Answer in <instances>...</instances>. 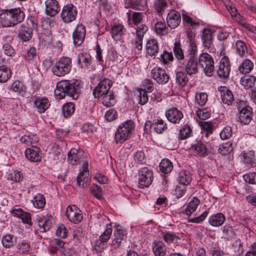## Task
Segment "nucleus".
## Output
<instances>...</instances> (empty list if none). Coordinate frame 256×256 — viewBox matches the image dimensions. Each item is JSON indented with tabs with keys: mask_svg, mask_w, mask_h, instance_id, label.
<instances>
[{
	"mask_svg": "<svg viewBox=\"0 0 256 256\" xmlns=\"http://www.w3.org/2000/svg\"><path fill=\"white\" fill-rule=\"evenodd\" d=\"M80 84V82L76 79L60 80L57 83L54 94L59 99L67 96L76 100L79 96Z\"/></svg>",
	"mask_w": 256,
	"mask_h": 256,
	"instance_id": "f257e3e1",
	"label": "nucleus"
},
{
	"mask_svg": "<svg viewBox=\"0 0 256 256\" xmlns=\"http://www.w3.org/2000/svg\"><path fill=\"white\" fill-rule=\"evenodd\" d=\"M24 17V12L20 8L3 10L0 14V22L3 27L14 26L22 22Z\"/></svg>",
	"mask_w": 256,
	"mask_h": 256,
	"instance_id": "f03ea898",
	"label": "nucleus"
},
{
	"mask_svg": "<svg viewBox=\"0 0 256 256\" xmlns=\"http://www.w3.org/2000/svg\"><path fill=\"white\" fill-rule=\"evenodd\" d=\"M72 66V60L68 56H62L52 68L53 74L58 76H63L70 72Z\"/></svg>",
	"mask_w": 256,
	"mask_h": 256,
	"instance_id": "7ed1b4c3",
	"label": "nucleus"
},
{
	"mask_svg": "<svg viewBox=\"0 0 256 256\" xmlns=\"http://www.w3.org/2000/svg\"><path fill=\"white\" fill-rule=\"evenodd\" d=\"M134 128V124L132 120H128L120 124L115 133L116 142L122 143L127 140Z\"/></svg>",
	"mask_w": 256,
	"mask_h": 256,
	"instance_id": "20e7f679",
	"label": "nucleus"
},
{
	"mask_svg": "<svg viewBox=\"0 0 256 256\" xmlns=\"http://www.w3.org/2000/svg\"><path fill=\"white\" fill-rule=\"evenodd\" d=\"M36 26L37 24L34 18H28L25 22L19 26L18 34L19 39L22 42L29 41L32 36V29Z\"/></svg>",
	"mask_w": 256,
	"mask_h": 256,
	"instance_id": "39448f33",
	"label": "nucleus"
},
{
	"mask_svg": "<svg viewBox=\"0 0 256 256\" xmlns=\"http://www.w3.org/2000/svg\"><path fill=\"white\" fill-rule=\"evenodd\" d=\"M198 62L203 68L204 73L207 76H212L214 70V62L212 56L208 53H202L198 56Z\"/></svg>",
	"mask_w": 256,
	"mask_h": 256,
	"instance_id": "423d86ee",
	"label": "nucleus"
},
{
	"mask_svg": "<svg viewBox=\"0 0 256 256\" xmlns=\"http://www.w3.org/2000/svg\"><path fill=\"white\" fill-rule=\"evenodd\" d=\"M77 15V8L74 4H68L63 6L60 17L64 23L69 24L76 20Z\"/></svg>",
	"mask_w": 256,
	"mask_h": 256,
	"instance_id": "0eeeda50",
	"label": "nucleus"
},
{
	"mask_svg": "<svg viewBox=\"0 0 256 256\" xmlns=\"http://www.w3.org/2000/svg\"><path fill=\"white\" fill-rule=\"evenodd\" d=\"M238 108L239 110L238 121L243 124H248L252 118V108L250 106H245L244 101H240Z\"/></svg>",
	"mask_w": 256,
	"mask_h": 256,
	"instance_id": "6e6552de",
	"label": "nucleus"
},
{
	"mask_svg": "<svg viewBox=\"0 0 256 256\" xmlns=\"http://www.w3.org/2000/svg\"><path fill=\"white\" fill-rule=\"evenodd\" d=\"M182 67L189 76L195 74L198 72V61L195 56L186 55V59L182 64Z\"/></svg>",
	"mask_w": 256,
	"mask_h": 256,
	"instance_id": "1a4fd4ad",
	"label": "nucleus"
},
{
	"mask_svg": "<svg viewBox=\"0 0 256 256\" xmlns=\"http://www.w3.org/2000/svg\"><path fill=\"white\" fill-rule=\"evenodd\" d=\"M68 161L72 165L82 164V168L84 163H88L84 156V152L76 148H72L68 154Z\"/></svg>",
	"mask_w": 256,
	"mask_h": 256,
	"instance_id": "9d476101",
	"label": "nucleus"
},
{
	"mask_svg": "<svg viewBox=\"0 0 256 256\" xmlns=\"http://www.w3.org/2000/svg\"><path fill=\"white\" fill-rule=\"evenodd\" d=\"M112 82L108 78H104L101 80L93 90V94L96 98H100L104 94L111 92L110 90L112 86Z\"/></svg>",
	"mask_w": 256,
	"mask_h": 256,
	"instance_id": "9b49d317",
	"label": "nucleus"
},
{
	"mask_svg": "<svg viewBox=\"0 0 256 256\" xmlns=\"http://www.w3.org/2000/svg\"><path fill=\"white\" fill-rule=\"evenodd\" d=\"M138 184L142 188L148 186L153 180V172L146 167L140 169L138 171Z\"/></svg>",
	"mask_w": 256,
	"mask_h": 256,
	"instance_id": "f8f14e48",
	"label": "nucleus"
},
{
	"mask_svg": "<svg viewBox=\"0 0 256 256\" xmlns=\"http://www.w3.org/2000/svg\"><path fill=\"white\" fill-rule=\"evenodd\" d=\"M66 215L68 220L74 224L80 222L83 218L82 211L76 206H69L66 209Z\"/></svg>",
	"mask_w": 256,
	"mask_h": 256,
	"instance_id": "ddd939ff",
	"label": "nucleus"
},
{
	"mask_svg": "<svg viewBox=\"0 0 256 256\" xmlns=\"http://www.w3.org/2000/svg\"><path fill=\"white\" fill-rule=\"evenodd\" d=\"M154 79L160 84H166L170 79L169 76L164 69L160 67H155L151 71Z\"/></svg>",
	"mask_w": 256,
	"mask_h": 256,
	"instance_id": "4468645a",
	"label": "nucleus"
},
{
	"mask_svg": "<svg viewBox=\"0 0 256 256\" xmlns=\"http://www.w3.org/2000/svg\"><path fill=\"white\" fill-rule=\"evenodd\" d=\"M86 30L85 27L82 24H78L74 29L72 33L74 44L75 46H80L83 42Z\"/></svg>",
	"mask_w": 256,
	"mask_h": 256,
	"instance_id": "2eb2a0df",
	"label": "nucleus"
},
{
	"mask_svg": "<svg viewBox=\"0 0 256 256\" xmlns=\"http://www.w3.org/2000/svg\"><path fill=\"white\" fill-rule=\"evenodd\" d=\"M230 66L228 57L224 56L220 60L217 74L220 78H226L230 74Z\"/></svg>",
	"mask_w": 256,
	"mask_h": 256,
	"instance_id": "dca6fc26",
	"label": "nucleus"
},
{
	"mask_svg": "<svg viewBox=\"0 0 256 256\" xmlns=\"http://www.w3.org/2000/svg\"><path fill=\"white\" fill-rule=\"evenodd\" d=\"M181 22V16L179 12L175 10H171L168 14L166 23L172 29L177 28Z\"/></svg>",
	"mask_w": 256,
	"mask_h": 256,
	"instance_id": "f3484780",
	"label": "nucleus"
},
{
	"mask_svg": "<svg viewBox=\"0 0 256 256\" xmlns=\"http://www.w3.org/2000/svg\"><path fill=\"white\" fill-rule=\"evenodd\" d=\"M40 150L36 146L28 147L25 150L26 158L32 162H38L41 160Z\"/></svg>",
	"mask_w": 256,
	"mask_h": 256,
	"instance_id": "a211bd4d",
	"label": "nucleus"
},
{
	"mask_svg": "<svg viewBox=\"0 0 256 256\" xmlns=\"http://www.w3.org/2000/svg\"><path fill=\"white\" fill-rule=\"evenodd\" d=\"M82 168V170L80 172L77 176L76 181L80 186L85 188L88 186L89 181L88 163H84Z\"/></svg>",
	"mask_w": 256,
	"mask_h": 256,
	"instance_id": "6ab92c4d",
	"label": "nucleus"
},
{
	"mask_svg": "<svg viewBox=\"0 0 256 256\" xmlns=\"http://www.w3.org/2000/svg\"><path fill=\"white\" fill-rule=\"evenodd\" d=\"M218 90L220 93L221 100L222 102L228 106L232 105L234 100L232 92L226 86H220Z\"/></svg>",
	"mask_w": 256,
	"mask_h": 256,
	"instance_id": "aec40b11",
	"label": "nucleus"
},
{
	"mask_svg": "<svg viewBox=\"0 0 256 256\" xmlns=\"http://www.w3.org/2000/svg\"><path fill=\"white\" fill-rule=\"evenodd\" d=\"M166 116L170 122L178 124L184 116L181 111L176 108H173L166 111Z\"/></svg>",
	"mask_w": 256,
	"mask_h": 256,
	"instance_id": "412c9836",
	"label": "nucleus"
},
{
	"mask_svg": "<svg viewBox=\"0 0 256 256\" xmlns=\"http://www.w3.org/2000/svg\"><path fill=\"white\" fill-rule=\"evenodd\" d=\"M45 4L46 12L47 15L54 16L60 12L59 4L56 0H46Z\"/></svg>",
	"mask_w": 256,
	"mask_h": 256,
	"instance_id": "4be33fe9",
	"label": "nucleus"
},
{
	"mask_svg": "<svg viewBox=\"0 0 256 256\" xmlns=\"http://www.w3.org/2000/svg\"><path fill=\"white\" fill-rule=\"evenodd\" d=\"M152 250L155 256H165L167 252V247L162 240H156L152 244Z\"/></svg>",
	"mask_w": 256,
	"mask_h": 256,
	"instance_id": "5701e85b",
	"label": "nucleus"
},
{
	"mask_svg": "<svg viewBox=\"0 0 256 256\" xmlns=\"http://www.w3.org/2000/svg\"><path fill=\"white\" fill-rule=\"evenodd\" d=\"M192 150L200 157L207 156L210 153V150L206 146V144L200 140L192 146Z\"/></svg>",
	"mask_w": 256,
	"mask_h": 256,
	"instance_id": "b1692460",
	"label": "nucleus"
},
{
	"mask_svg": "<svg viewBox=\"0 0 256 256\" xmlns=\"http://www.w3.org/2000/svg\"><path fill=\"white\" fill-rule=\"evenodd\" d=\"M114 238L112 242V244L118 247L121 246L122 241H126L127 238V234L125 230L118 226L114 232Z\"/></svg>",
	"mask_w": 256,
	"mask_h": 256,
	"instance_id": "393cba45",
	"label": "nucleus"
},
{
	"mask_svg": "<svg viewBox=\"0 0 256 256\" xmlns=\"http://www.w3.org/2000/svg\"><path fill=\"white\" fill-rule=\"evenodd\" d=\"M38 226L41 232L48 231L53 224V218L52 216H40L38 218Z\"/></svg>",
	"mask_w": 256,
	"mask_h": 256,
	"instance_id": "a878e982",
	"label": "nucleus"
},
{
	"mask_svg": "<svg viewBox=\"0 0 256 256\" xmlns=\"http://www.w3.org/2000/svg\"><path fill=\"white\" fill-rule=\"evenodd\" d=\"M34 105L40 113L44 112L50 106V104L47 98H38L34 101Z\"/></svg>",
	"mask_w": 256,
	"mask_h": 256,
	"instance_id": "bb28decb",
	"label": "nucleus"
},
{
	"mask_svg": "<svg viewBox=\"0 0 256 256\" xmlns=\"http://www.w3.org/2000/svg\"><path fill=\"white\" fill-rule=\"evenodd\" d=\"M146 54L150 56H154L159 50L158 42L154 38L148 40L146 44Z\"/></svg>",
	"mask_w": 256,
	"mask_h": 256,
	"instance_id": "cd10ccee",
	"label": "nucleus"
},
{
	"mask_svg": "<svg viewBox=\"0 0 256 256\" xmlns=\"http://www.w3.org/2000/svg\"><path fill=\"white\" fill-rule=\"evenodd\" d=\"M12 214L14 216H16L22 219L23 222L31 225L30 214L22 210L21 208L14 209L12 211Z\"/></svg>",
	"mask_w": 256,
	"mask_h": 256,
	"instance_id": "c85d7f7f",
	"label": "nucleus"
},
{
	"mask_svg": "<svg viewBox=\"0 0 256 256\" xmlns=\"http://www.w3.org/2000/svg\"><path fill=\"white\" fill-rule=\"evenodd\" d=\"M224 215L220 212L213 214L208 218V223L213 226H220L224 222Z\"/></svg>",
	"mask_w": 256,
	"mask_h": 256,
	"instance_id": "c756f323",
	"label": "nucleus"
},
{
	"mask_svg": "<svg viewBox=\"0 0 256 256\" xmlns=\"http://www.w3.org/2000/svg\"><path fill=\"white\" fill-rule=\"evenodd\" d=\"M203 46L206 48H209L212 43V32L208 28H204L202 35Z\"/></svg>",
	"mask_w": 256,
	"mask_h": 256,
	"instance_id": "7c9ffc66",
	"label": "nucleus"
},
{
	"mask_svg": "<svg viewBox=\"0 0 256 256\" xmlns=\"http://www.w3.org/2000/svg\"><path fill=\"white\" fill-rule=\"evenodd\" d=\"M20 141L24 146L32 147L34 146L37 145L38 142V138L36 135H24L20 138Z\"/></svg>",
	"mask_w": 256,
	"mask_h": 256,
	"instance_id": "2f4dec72",
	"label": "nucleus"
},
{
	"mask_svg": "<svg viewBox=\"0 0 256 256\" xmlns=\"http://www.w3.org/2000/svg\"><path fill=\"white\" fill-rule=\"evenodd\" d=\"M150 128L158 134H162L167 128L166 124L162 120H154L150 122Z\"/></svg>",
	"mask_w": 256,
	"mask_h": 256,
	"instance_id": "473e14b6",
	"label": "nucleus"
},
{
	"mask_svg": "<svg viewBox=\"0 0 256 256\" xmlns=\"http://www.w3.org/2000/svg\"><path fill=\"white\" fill-rule=\"evenodd\" d=\"M124 28L121 24H116L112 26L111 34L112 38L116 40H120L124 32Z\"/></svg>",
	"mask_w": 256,
	"mask_h": 256,
	"instance_id": "72a5a7b5",
	"label": "nucleus"
},
{
	"mask_svg": "<svg viewBox=\"0 0 256 256\" xmlns=\"http://www.w3.org/2000/svg\"><path fill=\"white\" fill-rule=\"evenodd\" d=\"M102 104L105 106L111 107L114 106L116 102V99L112 91L108 94L101 96Z\"/></svg>",
	"mask_w": 256,
	"mask_h": 256,
	"instance_id": "f704fd0d",
	"label": "nucleus"
},
{
	"mask_svg": "<svg viewBox=\"0 0 256 256\" xmlns=\"http://www.w3.org/2000/svg\"><path fill=\"white\" fill-rule=\"evenodd\" d=\"M256 82V77L252 75L244 76L240 80V84L246 90L252 88Z\"/></svg>",
	"mask_w": 256,
	"mask_h": 256,
	"instance_id": "c9c22d12",
	"label": "nucleus"
},
{
	"mask_svg": "<svg viewBox=\"0 0 256 256\" xmlns=\"http://www.w3.org/2000/svg\"><path fill=\"white\" fill-rule=\"evenodd\" d=\"M178 180L179 183L184 186H188L192 180L190 173L186 170H182L178 174Z\"/></svg>",
	"mask_w": 256,
	"mask_h": 256,
	"instance_id": "e433bc0d",
	"label": "nucleus"
},
{
	"mask_svg": "<svg viewBox=\"0 0 256 256\" xmlns=\"http://www.w3.org/2000/svg\"><path fill=\"white\" fill-rule=\"evenodd\" d=\"M64 242L58 238H53L50 241L49 251L52 254H56L58 250L62 248Z\"/></svg>",
	"mask_w": 256,
	"mask_h": 256,
	"instance_id": "4c0bfd02",
	"label": "nucleus"
},
{
	"mask_svg": "<svg viewBox=\"0 0 256 256\" xmlns=\"http://www.w3.org/2000/svg\"><path fill=\"white\" fill-rule=\"evenodd\" d=\"M200 204V200L196 197H194L188 203L187 206L185 209V214L190 216L194 212H195Z\"/></svg>",
	"mask_w": 256,
	"mask_h": 256,
	"instance_id": "58836bf2",
	"label": "nucleus"
},
{
	"mask_svg": "<svg viewBox=\"0 0 256 256\" xmlns=\"http://www.w3.org/2000/svg\"><path fill=\"white\" fill-rule=\"evenodd\" d=\"M253 62L249 59H245L240 66L238 70L242 74H246L250 72L254 68Z\"/></svg>",
	"mask_w": 256,
	"mask_h": 256,
	"instance_id": "ea45409f",
	"label": "nucleus"
},
{
	"mask_svg": "<svg viewBox=\"0 0 256 256\" xmlns=\"http://www.w3.org/2000/svg\"><path fill=\"white\" fill-rule=\"evenodd\" d=\"M160 168L162 173L168 174L172 170L173 164L168 159L164 158L160 164Z\"/></svg>",
	"mask_w": 256,
	"mask_h": 256,
	"instance_id": "a19ab883",
	"label": "nucleus"
},
{
	"mask_svg": "<svg viewBox=\"0 0 256 256\" xmlns=\"http://www.w3.org/2000/svg\"><path fill=\"white\" fill-rule=\"evenodd\" d=\"M231 250L233 255L236 256H239L243 252V246L240 238L236 240L232 243Z\"/></svg>",
	"mask_w": 256,
	"mask_h": 256,
	"instance_id": "79ce46f5",
	"label": "nucleus"
},
{
	"mask_svg": "<svg viewBox=\"0 0 256 256\" xmlns=\"http://www.w3.org/2000/svg\"><path fill=\"white\" fill-rule=\"evenodd\" d=\"M12 76L10 70L6 66H0V82H6Z\"/></svg>",
	"mask_w": 256,
	"mask_h": 256,
	"instance_id": "37998d69",
	"label": "nucleus"
},
{
	"mask_svg": "<svg viewBox=\"0 0 256 256\" xmlns=\"http://www.w3.org/2000/svg\"><path fill=\"white\" fill-rule=\"evenodd\" d=\"M2 245L6 248H10L16 244V238L10 234L4 236L2 240Z\"/></svg>",
	"mask_w": 256,
	"mask_h": 256,
	"instance_id": "c03bdc74",
	"label": "nucleus"
},
{
	"mask_svg": "<svg viewBox=\"0 0 256 256\" xmlns=\"http://www.w3.org/2000/svg\"><path fill=\"white\" fill-rule=\"evenodd\" d=\"M176 82L180 87L184 86L188 81L186 74L183 72L179 71L176 73Z\"/></svg>",
	"mask_w": 256,
	"mask_h": 256,
	"instance_id": "a18cd8bd",
	"label": "nucleus"
},
{
	"mask_svg": "<svg viewBox=\"0 0 256 256\" xmlns=\"http://www.w3.org/2000/svg\"><path fill=\"white\" fill-rule=\"evenodd\" d=\"M112 232V230L111 224H107L105 230L100 236V244H102V243L106 242L108 241L111 236Z\"/></svg>",
	"mask_w": 256,
	"mask_h": 256,
	"instance_id": "49530a36",
	"label": "nucleus"
},
{
	"mask_svg": "<svg viewBox=\"0 0 256 256\" xmlns=\"http://www.w3.org/2000/svg\"><path fill=\"white\" fill-rule=\"evenodd\" d=\"M34 206L38 208H42L46 204V200L43 195L38 194L36 195L32 200Z\"/></svg>",
	"mask_w": 256,
	"mask_h": 256,
	"instance_id": "de8ad7c7",
	"label": "nucleus"
},
{
	"mask_svg": "<svg viewBox=\"0 0 256 256\" xmlns=\"http://www.w3.org/2000/svg\"><path fill=\"white\" fill-rule=\"evenodd\" d=\"M153 7L158 13L162 14L168 7L167 2L165 0H156Z\"/></svg>",
	"mask_w": 256,
	"mask_h": 256,
	"instance_id": "09e8293b",
	"label": "nucleus"
},
{
	"mask_svg": "<svg viewBox=\"0 0 256 256\" xmlns=\"http://www.w3.org/2000/svg\"><path fill=\"white\" fill-rule=\"evenodd\" d=\"M173 51L176 58L178 60H184V56L180 44L179 42H175L173 48Z\"/></svg>",
	"mask_w": 256,
	"mask_h": 256,
	"instance_id": "8fccbe9b",
	"label": "nucleus"
},
{
	"mask_svg": "<svg viewBox=\"0 0 256 256\" xmlns=\"http://www.w3.org/2000/svg\"><path fill=\"white\" fill-rule=\"evenodd\" d=\"M74 112V105L72 102L64 104L62 108L63 116L65 118L70 116Z\"/></svg>",
	"mask_w": 256,
	"mask_h": 256,
	"instance_id": "3c124183",
	"label": "nucleus"
},
{
	"mask_svg": "<svg viewBox=\"0 0 256 256\" xmlns=\"http://www.w3.org/2000/svg\"><path fill=\"white\" fill-rule=\"evenodd\" d=\"M222 232L225 238L228 240H231L236 235L234 228L228 224L223 226Z\"/></svg>",
	"mask_w": 256,
	"mask_h": 256,
	"instance_id": "603ef678",
	"label": "nucleus"
},
{
	"mask_svg": "<svg viewBox=\"0 0 256 256\" xmlns=\"http://www.w3.org/2000/svg\"><path fill=\"white\" fill-rule=\"evenodd\" d=\"M236 52L240 56H244L247 52V47L244 42L238 40L236 44Z\"/></svg>",
	"mask_w": 256,
	"mask_h": 256,
	"instance_id": "864d4df0",
	"label": "nucleus"
},
{
	"mask_svg": "<svg viewBox=\"0 0 256 256\" xmlns=\"http://www.w3.org/2000/svg\"><path fill=\"white\" fill-rule=\"evenodd\" d=\"M192 130L188 124H184L180 130V138L184 140L189 138L192 133Z\"/></svg>",
	"mask_w": 256,
	"mask_h": 256,
	"instance_id": "5fc2aeb1",
	"label": "nucleus"
},
{
	"mask_svg": "<svg viewBox=\"0 0 256 256\" xmlns=\"http://www.w3.org/2000/svg\"><path fill=\"white\" fill-rule=\"evenodd\" d=\"M8 88L10 90L18 94L24 91L25 88L22 83L19 80L14 81Z\"/></svg>",
	"mask_w": 256,
	"mask_h": 256,
	"instance_id": "6e6d98bb",
	"label": "nucleus"
},
{
	"mask_svg": "<svg viewBox=\"0 0 256 256\" xmlns=\"http://www.w3.org/2000/svg\"><path fill=\"white\" fill-rule=\"evenodd\" d=\"M156 32L160 35L166 34L168 32L165 22H157L154 26Z\"/></svg>",
	"mask_w": 256,
	"mask_h": 256,
	"instance_id": "4d7b16f0",
	"label": "nucleus"
},
{
	"mask_svg": "<svg viewBox=\"0 0 256 256\" xmlns=\"http://www.w3.org/2000/svg\"><path fill=\"white\" fill-rule=\"evenodd\" d=\"M8 179L14 182H20L22 179V176L20 172L17 170H12L10 172Z\"/></svg>",
	"mask_w": 256,
	"mask_h": 256,
	"instance_id": "13d9d810",
	"label": "nucleus"
},
{
	"mask_svg": "<svg viewBox=\"0 0 256 256\" xmlns=\"http://www.w3.org/2000/svg\"><path fill=\"white\" fill-rule=\"evenodd\" d=\"M232 144V143L228 142L220 145L218 148V152L222 155L227 154L233 150Z\"/></svg>",
	"mask_w": 256,
	"mask_h": 256,
	"instance_id": "bf43d9fd",
	"label": "nucleus"
},
{
	"mask_svg": "<svg viewBox=\"0 0 256 256\" xmlns=\"http://www.w3.org/2000/svg\"><path fill=\"white\" fill-rule=\"evenodd\" d=\"M82 63L84 64V68H86L87 69H90L91 67L92 64V56L86 52H82Z\"/></svg>",
	"mask_w": 256,
	"mask_h": 256,
	"instance_id": "052dcab7",
	"label": "nucleus"
},
{
	"mask_svg": "<svg viewBox=\"0 0 256 256\" xmlns=\"http://www.w3.org/2000/svg\"><path fill=\"white\" fill-rule=\"evenodd\" d=\"M24 56L26 60L31 62L33 59L36 56V50L34 47L30 48L25 53Z\"/></svg>",
	"mask_w": 256,
	"mask_h": 256,
	"instance_id": "680f3d73",
	"label": "nucleus"
},
{
	"mask_svg": "<svg viewBox=\"0 0 256 256\" xmlns=\"http://www.w3.org/2000/svg\"><path fill=\"white\" fill-rule=\"evenodd\" d=\"M92 194L98 199L102 198V188L96 184H93L91 186Z\"/></svg>",
	"mask_w": 256,
	"mask_h": 256,
	"instance_id": "e2e57ef3",
	"label": "nucleus"
},
{
	"mask_svg": "<svg viewBox=\"0 0 256 256\" xmlns=\"http://www.w3.org/2000/svg\"><path fill=\"white\" fill-rule=\"evenodd\" d=\"M202 128L204 132H206V136H208V134H212L214 128L212 124L210 122H204L201 124Z\"/></svg>",
	"mask_w": 256,
	"mask_h": 256,
	"instance_id": "0e129e2a",
	"label": "nucleus"
},
{
	"mask_svg": "<svg viewBox=\"0 0 256 256\" xmlns=\"http://www.w3.org/2000/svg\"><path fill=\"white\" fill-rule=\"evenodd\" d=\"M174 60V56L172 52H168L165 50L162 54L160 55V60L164 64H166L168 62H171Z\"/></svg>",
	"mask_w": 256,
	"mask_h": 256,
	"instance_id": "69168bd1",
	"label": "nucleus"
},
{
	"mask_svg": "<svg viewBox=\"0 0 256 256\" xmlns=\"http://www.w3.org/2000/svg\"><path fill=\"white\" fill-rule=\"evenodd\" d=\"M148 29V27L145 24H142L138 26L136 28V36L143 38Z\"/></svg>",
	"mask_w": 256,
	"mask_h": 256,
	"instance_id": "338daca9",
	"label": "nucleus"
},
{
	"mask_svg": "<svg viewBox=\"0 0 256 256\" xmlns=\"http://www.w3.org/2000/svg\"><path fill=\"white\" fill-rule=\"evenodd\" d=\"M196 100L200 106H204L208 100V95L205 92H200L196 96Z\"/></svg>",
	"mask_w": 256,
	"mask_h": 256,
	"instance_id": "774afa93",
	"label": "nucleus"
}]
</instances>
